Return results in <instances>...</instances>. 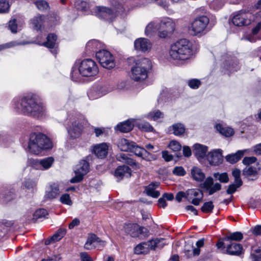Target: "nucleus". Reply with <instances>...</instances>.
I'll use <instances>...</instances> for the list:
<instances>
[{
    "instance_id": "1",
    "label": "nucleus",
    "mask_w": 261,
    "mask_h": 261,
    "mask_svg": "<svg viewBox=\"0 0 261 261\" xmlns=\"http://www.w3.org/2000/svg\"><path fill=\"white\" fill-rule=\"evenodd\" d=\"M11 105L17 112L35 118L42 117L47 113L45 105L40 101L39 96L33 93L14 98Z\"/></svg>"
},
{
    "instance_id": "2",
    "label": "nucleus",
    "mask_w": 261,
    "mask_h": 261,
    "mask_svg": "<svg viewBox=\"0 0 261 261\" xmlns=\"http://www.w3.org/2000/svg\"><path fill=\"white\" fill-rule=\"evenodd\" d=\"M168 54L171 60L186 61L192 58L194 54L193 44L188 39H179L170 45Z\"/></svg>"
},
{
    "instance_id": "3",
    "label": "nucleus",
    "mask_w": 261,
    "mask_h": 261,
    "mask_svg": "<svg viewBox=\"0 0 261 261\" xmlns=\"http://www.w3.org/2000/svg\"><path fill=\"white\" fill-rule=\"evenodd\" d=\"M98 68L92 59H84L80 62H76L71 71V78L74 82H80L81 76L93 77L98 73Z\"/></svg>"
},
{
    "instance_id": "4",
    "label": "nucleus",
    "mask_w": 261,
    "mask_h": 261,
    "mask_svg": "<svg viewBox=\"0 0 261 261\" xmlns=\"http://www.w3.org/2000/svg\"><path fill=\"white\" fill-rule=\"evenodd\" d=\"M50 139L42 133L32 132L30 134L26 150L30 153L38 154L42 150L52 148Z\"/></svg>"
},
{
    "instance_id": "5",
    "label": "nucleus",
    "mask_w": 261,
    "mask_h": 261,
    "mask_svg": "<svg viewBox=\"0 0 261 261\" xmlns=\"http://www.w3.org/2000/svg\"><path fill=\"white\" fill-rule=\"evenodd\" d=\"M81 117V114L75 111L68 114L67 123H71L70 126L67 127L69 137L65 142V146L68 149L73 146L71 140L79 138L82 134L83 125L80 122Z\"/></svg>"
},
{
    "instance_id": "6",
    "label": "nucleus",
    "mask_w": 261,
    "mask_h": 261,
    "mask_svg": "<svg viewBox=\"0 0 261 261\" xmlns=\"http://www.w3.org/2000/svg\"><path fill=\"white\" fill-rule=\"evenodd\" d=\"M152 69L151 61L147 58L137 60L131 67L130 77L136 82H141L145 80Z\"/></svg>"
},
{
    "instance_id": "7",
    "label": "nucleus",
    "mask_w": 261,
    "mask_h": 261,
    "mask_svg": "<svg viewBox=\"0 0 261 261\" xmlns=\"http://www.w3.org/2000/svg\"><path fill=\"white\" fill-rule=\"evenodd\" d=\"M209 22L210 19L206 16H198L191 23L189 30L193 36H202L207 32Z\"/></svg>"
},
{
    "instance_id": "8",
    "label": "nucleus",
    "mask_w": 261,
    "mask_h": 261,
    "mask_svg": "<svg viewBox=\"0 0 261 261\" xmlns=\"http://www.w3.org/2000/svg\"><path fill=\"white\" fill-rule=\"evenodd\" d=\"M217 249L223 254L232 256H240L243 253L242 245L234 242L226 244L225 242L219 241L216 244Z\"/></svg>"
},
{
    "instance_id": "9",
    "label": "nucleus",
    "mask_w": 261,
    "mask_h": 261,
    "mask_svg": "<svg viewBox=\"0 0 261 261\" xmlns=\"http://www.w3.org/2000/svg\"><path fill=\"white\" fill-rule=\"evenodd\" d=\"M95 56L97 61L103 67L111 69L115 67L114 57L110 51L105 49L104 48L97 51Z\"/></svg>"
},
{
    "instance_id": "10",
    "label": "nucleus",
    "mask_w": 261,
    "mask_h": 261,
    "mask_svg": "<svg viewBox=\"0 0 261 261\" xmlns=\"http://www.w3.org/2000/svg\"><path fill=\"white\" fill-rule=\"evenodd\" d=\"M253 17V15L249 11H240L233 14L231 21L237 27L248 25L251 23Z\"/></svg>"
},
{
    "instance_id": "11",
    "label": "nucleus",
    "mask_w": 261,
    "mask_h": 261,
    "mask_svg": "<svg viewBox=\"0 0 261 261\" xmlns=\"http://www.w3.org/2000/svg\"><path fill=\"white\" fill-rule=\"evenodd\" d=\"M92 13L97 17L109 22H112L117 16L116 12L114 9L103 6L95 7Z\"/></svg>"
},
{
    "instance_id": "12",
    "label": "nucleus",
    "mask_w": 261,
    "mask_h": 261,
    "mask_svg": "<svg viewBox=\"0 0 261 261\" xmlns=\"http://www.w3.org/2000/svg\"><path fill=\"white\" fill-rule=\"evenodd\" d=\"M89 164L86 160H82L75 167V176L71 179L70 182L76 183L82 181L83 177L89 171Z\"/></svg>"
},
{
    "instance_id": "13",
    "label": "nucleus",
    "mask_w": 261,
    "mask_h": 261,
    "mask_svg": "<svg viewBox=\"0 0 261 261\" xmlns=\"http://www.w3.org/2000/svg\"><path fill=\"white\" fill-rule=\"evenodd\" d=\"M223 60L222 68L225 73L229 74L239 69L238 61L234 57L226 55L223 57Z\"/></svg>"
},
{
    "instance_id": "14",
    "label": "nucleus",
    "mask_w": 261,
    "mask_h": 261,
    "mask_svg": "<svg viewBox=\"0 0 261 261\" xmlns=\"http://www.w3.org/2000/svg\"><path fill=\"white\" fill-rule=\"evenodd\" d=\"M110 91L106 86L94 84L88 91L87 95L90 99L94 100L107 94Z\"/></svg>"
},
{
    "instance_id": "15",
    "label": "nucleus",
    "mask_w": 261,
    "mask_h": 261,
    "mask_svg": "<svg viewBox=\"0 0 261 261\" xmlns=\"http://www.w3.org/2000/svg\"><path fill=\"white\" fill-rule=\"evenodd\" d=\"M200 187L204 192H207L208 195H212L221 190L222 185L219 182L214 183L213 178L208 176L201 184Z\"/></svg>"
},
{
    "instance_id": "16",
    "label": "nucleus",
    "mask_w": 261,
    "mask_h": 261,
    "mask_svg": "<svg viewBox=\"0 0 261 261\" xmlns=\"http://www.w3.org/2000/svg\"><path fill=\"white\" fill-rule=\"evenodd\" d=\"M106 242L102 241L94 234H91L89 236L85 244L84 247L87 250L97 248L98 249H102L106 245Z\"/></svg>"
},
{
    "instance_id": "17",
    "label": "nucleus",
    "mask_w": 261,
    "mask_h": 261,
    "mask_svg": "<svg viewBox=\"0 0 261 261\" xmlns=\"http://www.w3.org/2000/svg\"><path fill=\"white\" fill-rule=\"evenodd\" d=\"M223 151L221 149H215L211 151L207 154L206 158L211 165L218 166L223 162Z\"/></svg>"
},
{
    "instance_id": "18",
    "label": "nucleus",
    "mask_w": 261,
    "mask_h": 261,
    "mask_svg": "<svg viewBox=\"0 0 261 261\" xmlns=\"http://www.w3.org/2000/svg\"><path fill=\"white\" fill-rule=\"evenodd\" d=\"M203 197V192L198 189H189L187 191V199L195 205H198Z\"/></svg>"
},
{
    "instance_id": "19",
    "label": "nucleus",
    "mask_w": 261,
    "mask_h": 261,
    "mask_svg": "<svg viewBox=\"0 0 261 261\" xmlns=\"http://www.w3.org/2000/svg\"><path fill=\"white\" fill-rule=\"evenodd\" d=\"M60 193L59 184L56 182L51 183L46 188L44 199L45 200L55 199L59 195Z\"/></svg>"
},
{
    "instance_id": "20",
    "label": "nucleus",
    "mask_w": 261,
    "mask_h": 261,
    "mask_svg": "<svg viewBox=\"0 0 261 261\" xmlns=\"http://www.w3.org/2000/svg\"><path fill=\"white\" fill-rule=\"evenodd\" d=\"M134 47L136 50L145 53L150 49L151 44L148 39L140 38L135 41Z\"/></svg>"
},
{
    "instance_id": "21",
    "label": "nucleus",
    "mask_w": 261,
    "mask_h": 261,
    "mask_svg": "<svg viewBox=\"0 0 261 261\" xmlns=\"http://www.w3.org/2000/svg\"><path fill=\"white\" fill-rule=\"evenodd\" d=\"M105 48V45L102 42L95 39L89 41L86 45V51L87 54H96L100 49Z\"/></svg>"
},
{
    "instance_id": "22",
    "label": "nucleus",
    "mask_w": 261,
    "mask_h": 261,
    "mask_svg": "<svg viewBox=\"0 0 261 261\" xmlns=\"http://www.w3.org/2000/svg\"><path fill=\"white\" fill-rule=\"evenodd\" d=\"M108 149V144L107 143H102L94 146L93 152L97 158L103 159L107 155Z\"/></svg>"
},
{
    "instance_id": "23",
    "label": "nucleus",
    "mask_w": 261,
    "mask_h": 261,
    "mask_svg": "<svg viewBox=\"0 0 261 261\" xmlns=\"http://www.w3.org/2000/svg\"><path fill=\"white\" fill-rule=\"evenodd\" d=\"M160 30L159 19H156L147 25L145 30V34L146 36L150 37Z\"/></svg>"
},
{
    "instance_id": "24",
    "label": "nucleus",
    "mask_w": 261,
    "mask_h": 261,
    "mask_svg": "<svg viewBox=\"0 0 261 261\" xmlns=\"http://www.w3.org/2000/svg\"><path fill=\"white\" fill-rule=\"evenodd\" d=\"M207 149L208 147L204 145L197 143L193 145V153L198 160L205 156Z\"/></svg>"
},
{
    "instance_id": "25",
    "label": "nucleus",
    "mask_w": 261,
    "mask_h": 261,
    "mask_svg": "<svg viewBox=\"0 0 261 261\" xmlns=\"http://www.w3.org/2000/svg\"><path fill=\"white\" fill-rule=\"evenodd\" d=\"M132 170L127 166H120L117 168L115 171V176L118 179L121 180L124 177H129L131 175Z\"/></svg>"
},
{
    "instance_id": "26",
    "label": "nucleus",
    "mask_w": 261,
    "mask_h": 261,
    "mask_svg": "<svg viewBox=\"0 0 261 261\" xmlns=\"http://www.w3.org/2000/svg\"><path fill=\"white\" fill-rule=\"evenodd\" d=\"M124 231L126 234L133 238L138 237L139 225L136 223L125 224L123 227Z\"/></svg>"
},
{
    "instance_id": "27",
    "label": "nucleus",
    "mask_w": 261,
    "mask_h": 261,
    "mask_svg": "<svg viewBox=\"0 0 261 261\" xmlns=\"http://www.w3.org/2000/svg\"><path fill=\"white\" fill-rule=\"evenodd\" d=\"M159 27L160 30L164 29L172 32L175 29V23L171 18L165 17L159 19Z\"/></svg>"
},
{
    "instance_id": "28",
    "label": "nucleus",
    "mask_w": 261,
    "mask_h": 261,
    "mask_svg": "<svg viewBox=\"0 0 261 261\" xmlns=\"http://www.w3.org/2000/svg\"><path fill=\"white\" fill-rule=\"evenodd\" d=\"M185 125L181 123L173 124L168 128L169 133L178 137L182 136L185 134Z\"/></svg>"
},
{
    "instance_id": "29",
    "label": "nucleus",
    "mask_w": 261,
    "mask_h": 261,
    "mask_svg": "<svg viewBox=\"0 0 261 261\" xmlns=\"http://www.w3.org/2000/svg\"><path fill=\"white\" fill-rule=\"evenodd\" d=\"M133 127V121L127 120L118 124L115 126V129L122 133H127L132 130Z\"/></svg>"
},
{
    "instance_id": "30",
    "label": "nucleus",
    "mask_w": 261,
    "mask_h": 261,
    "mask_svg": "<svg viewBox=\"0 0 261 261\" xmlns=\"http://www.w3.org/2000/svg\"><path fill=\"white\" fill-rule=\"evenodd\" d=\"M129 152L134 153L136 156L143 159L147 158L149 154L145 148L138 146L135 142L132 145Z\"/></svg>"
},
{
    "instance_id": "31",
    "label": "nucleus",
    "mask_w": 261,
    "mask_h": 261,
    "mask_svg": "<svg viewBox=\"0 0 261 261\" xmlns=\"http://www.w3.org/2000/svg\"><path fill=\"white\" fill-rule=\"evenodd\" d=\"M117 146L122 151H129L134 142L130 141L126 139H119L117 143Z\"/></svg>"
},
{
    "instance_id": "32",
    "label": "nucleus",
    "mask_w": 261,
    "mask_h": 261,
    "mask_svg": "<svg viewBox=\"0 0 261 261\" xmlns=\"http://www.w3.org/2000/svg\"><path fill=\"white\" fill-rule=\"evenodd\" d=\"M44 21V16L38 14L30 20L34 29L39 31L42 28Z\"/></svg>"
},
{
    "instance_id": "33",
    "label": "nucleus",
    "mask_w": 261,
    "mask_h": 261,
    "mask_svg": "<svg viewBox=\"0 0 261 261\" xmlns=\"http://www.w3.org/2000/svg\"><path fill=\"white\" fill-rule=\"evenodd\" d=\"M191 174L192 178L197 181H202L205 177V174L202 170L196 166L192 168Z\"/></svg>"
},
{
    "instance_id": "34",
    "label": "nucleus",
    "mask_w": 261,
    "mask_h": 261,
    "mask_svg": "<svg viewBox=\"0 0 261 261\" xmlns=\"http://www.w3.org/2000/svg\"><path fill=\"white\" fill-rule=\"evenodd\" d=\"M159 186V183L158 182H152L149 184L146 188V194L153 198H158L160 196V193L159 191H156L155 189Z\"/></svg>"
},
{
    "instance_id": "35",
    "label": "nucleus",
    "mask_w": 261,
    "mask_h": 261,
    "mask_svg": "<svg viewBox=\"0 0 261 261\" xmlns=\"http://www.w3.org/2000/svg\"><path fill=\"white\" fill-rule=\"evenodd\" d=\"M243 174L247 176L249 180H254L257 178V171L255 167L252 166L246 167L243 170Z\"/></svg>"
},
{
    "instance_id": "36",
    "label": "nucleus",
    "mask_w": 261,
    "mask_h": 261,
    "mask_svg": "<svg viewBox=\"0 0 261 261\" xmlns=\"http://www.w3.org/2000/svg\"><path fill=\"white\" fill-rule=\"evenodd\" d=\"M216 128L220 134L226 137H229L234 134L233 129L229 127L225 126L221 124H217Z\"/></svg>"
},
{
    "instance_id": "37",
    "label": "nucleus",
    "mask_w": 261,
    "mask_h": 261,
    "mask_svg": "<svg viewBox=\"0 0 261 261\" xmlns=\"http://www.w3.org/2000/svg\"><path fill=\"white\" fill-rule=\"evenodd\" d=\"M243 238V235L240 231H236L230 233L222 239L223 242H228V243L233 242V241H240Z\"/></svg>"
},
{
    "instance_id": "38",
    "label": "nucleus",
    "mask_w": 261,
    "mask_h": 261,
    "mask_svg": "<svg viewBox=\"0 0 261 261\" xmlns=\"http://www.w3.org/2000/svg\"><path fill=\"white\" fill-rule=\"evenodd\" d=\"M244 150H238L235 153L228 154L225 156V159L227 162L234 164L239 161L244 155Z\"/></svg>"
},
{
    "instance_id": "39",
    "label": "nucleus",
    "mask_w": 261,
    "mask_h": 261,
    "mask_svg": "<svg viewBox=\"0 0 261 261\" xmlns=\"http://www.w3.org/2000/svg\"><path fill=\"white\" fill-rule=\"evenodd\" d=\"M147 244L146 242H143L138 244L134 248V253L136 254H145L149 252L147 247Z\"/></svg>"
},
{
    "instance_id": "40",
    "label": "nucleus",
    "mask_w": 261,
    "mask_h": 261,
    "mask_svg": "<svg viewBox=\"0 0 261 261\" xmlns=\"http://www.w3.org/2000/svg\"><path fill=\"white\" fill-rule=\"evenodd\" d=\"M46 42L43 43V45L47 48H54L56 45L57 36L54 34H49L48 35Z\"/></svg>"
},
{
    "instance_id": "41",
    "label": "nucleus",
    "mask_w": 261,
    "mask_h": 261,
    "mask_svg": "<svg viewBox=\"0 0 261 261\" xmlns=\"http://www.w3.org/2000/svg\"><path fill=\"white\" fill-rule=\"evenodd\" d=\"M116 159L119 162L125 163L130 166L136 165V162L134 160L129 158L127 154L123 153L117 154L116 155Z\"/></svg>"
},
{
    "instance_id": "42",
    "label": "nucleus",
    "mask_w": 261,
    "mask_h": 261,
    "mask_svg": "<svg viewBox=\"0 0 261 261\" xmlns=\"http://www.w3.org/2000/svg\"><path fill=\"white\" fill-rule=\"evenodd\" d=\"M54 159L52 157H47L40 160V170H45L51 167L54 163Z\"/></svg>"
},
{
    "instance_id": "43",
    "label": "nucleus",
    "mask_w": 261,
    "mask_h": 261,
    "mask_svg": "<svg viewBox=\"0 0 261 261\" xmlns=\"http://www.w3.org/2000/svg\"><path fill=\"white\" fill-rule=\"evenodd\" d=\"M251 257L252 261H261V246L252 247Z\"/></svg>"
},
{
    "instance_id": "44",
    "label": "nucleus",
    "mask_w": 261,
    "mask_h": 261,
    "mask_svg": "<svg viewBox=\"0 0 261 261\" xmlns=\"http://www.w3.org/2000/svg\"><path fill=\"white\" fill-rule=\"evenodd\" d=\"M213 176L216 180H219L222 183H227L229 181V177L228 174L226 172L219 173L216 172L213 174Z\"/></svg>"
},
{
    "instance_id": "45",
    "label": "nucleus",
    "mask_w": 261,
    "mask_h": 261,
    "mask_svg": "<svg viewBox=\"0 0 261 261\" xmlns=\"http://www.w3.org/2000/svg\"><path fill=\"white\" fill-rule=\"evenodd\" d=\"M10 9V4L8 0H0V14L9 13Z\"/></svg>"
},
{
    "instance_id": "46",
    "label": "nucleus",
    "mask_w": 261,
    "mask_h": 261,
    "mask_svg": "<svg viewBox=\"0 0 261 261\" xmlns=\"http://www.w3.org/2000/svg\"><path fill=\"white\" fill-rule=\"evenodd\" d=\"M164 117V114L159 110L150 112L147 115L149 119L156 121Z\"/></svg>"
},
{
    "instance_id": "47",
    "label": "nucleus",
    "mask_w": 261,
    "mask_h": 261,
    "mask_svg": "<svg viewBox=\"0 0 261 261\" xmlns=\"http://www.w3.org/2000/svg\"><path fill=\"white\" fill-rule=\"evenodd\" d=\"M66 232V230L64 228H60L51 237V239L54 241H60L64 237Z\"/></svg>"
},
{
    "instance_id": "48",
    "label": "nucleus",
    "mask_w": 261,
    "mask_h": 261,
    "mask_svg": "<svg viewBox=\"0 0 261 261\" xmlns=\"http://www.w3.org/2000/svg\"><path fill=\"white\" fill-rule=\"evenodd\" d=\"M27 165L28 166H30L35 169L40 170L39 160L33 158H29L27 161Z\"/></svg>"
},
{
    "instance_id": "49",
    "label": "nucleus",
    "mask_w": 261,
    "mask_h": 261,
    "mask_svg": "<svg viewBox=\"0 0 261 261\" xmlns=\"http://www.w3.org/2000/svg\"><path fill=\"white\" fill-rule=\"evenodd\" d=\"M214 205L212 201L205 202L202 206L201 210L205 213H211L212 212Z\"/></svg>"
},
{
    "instance_id": "50",
    "label": "nucleus",
    "mask_w": 261,
    "mask_h": 261,
    "mask_svg": "<svg viewBox=\"0 0 261 261\" xmlns=\"http://www.w3.org/2000/svg\"><path fill=\"white\" fill-rule=\"evenodd\" d=\"M35 4L37 8L40 11L46 10L49 8L48 3L44 0L37 1Z\"/></svg>"
},
{
    "instance_id": "51",
    "label": "nucleus",
    "mask_w": 261,
    "mask_h": 261,
    "mask_svg": "<svg viewBox=\"0 0 261 261\" xmlns=\"http://www.w3.org/2000/svg\"><path fill=\"white\" fill-rule=\"evenodd\" d=\"M232 175L234 178V182H237L239 186H242L243 185V181L240 177L241 171L236 168L232 170Z\"/></svg>"
},
{
    "instance_id": "52",
    "label": "nucleus",
    "mask_w": 261,
    "mask_h": 261,
    "mask_svg": "<svg viewBox=\"0 0 261 261\" xmlns=\"http://www.w3.org/2000/svg\"><path fill=\"white\" fill-rule=\"evenodd\" d=\"M13 197V193L8 190H5L0 196V198L3 199L4 202H8L12 199Z\"/></svg>"
},
{
    "instance_id": "53",
    "label": "nucleus",
    "mask_w": 261,
    "mask_h": 261,
    "mask_svg": "<svg viewBox=\"0 0 261 261\" xmlns=\"http://www.w3.org/2000/svg\"><path fill=\"white\" fill-rule=\"evenodd\" d=\"M204 239L198 240L196 243V248L194 249V255H199L200 253V248L204 246Z\"/></svg>"
},
{
    "instance_id": "54",
    "label": "nucleus",
    "mask_w": 261,
    "mask_h": 261,
    "mask_svg": "<svg viewBox=\"0 0 261 261\" xmlns=\"http://www.w3.org/2000/svg\"><path fill=\"white\" fill-rule=\"evenodd\" d=\"M60 202L64 204L71 205L72 201L70 199V196L68 194L65 193L61 195L60 198Z\"/></svg>"
},
{
    "instance_id": "55",
    "label": "nucleus",
    "mask_w": 261,
    "mask_h": 261,
    "mask_svg": "<svg viewBox=\"0 0 261 261\" xmlns=\"http://www.w3.org/2000/svg\"><path fill=\"white\" fill-rule=\"evenodd\" d=\"M23 185L27 189L34 191L36 187L37 182L32 179H28L24 181Z\"/></svg>"
},
{
    "instance_id": "56",
    "label": "nucleus",
    "mask_w": 261,
    "mask_h": 261,
    "mask_svg": "<svg viewBox=\"0 0 261 261\" xmlns=\"http://www.w3.org/2000/svg\"><path fill=\"white\" fill-rule=\"evenodd\" d=\"M172 173L179 176H183L186 175V171L182 166H176L172 170Z\"/></svg>"
},
{
    "instance_id": "57",
    "label": "nucleus",
    "mask_w": 261,
    "mask_h": 261,
    "mask_svg": "<svg viewBox=\"0 0 261 261\" xmlns=\"http://www.w3.org/2000/svg\"><path fill=\"white\" fill-rule=\"evenodd\" d=\"M47 215L48 212L44 208H40L35 211L34 214V217L36 219H39L45 217Z\"/></svg>"
},
{
    "instance_id": "58",
    "label": "nucleus",
    "mask_w": 261,
    "mask_h": 261,
    "mask_svg": "<svg viewBox=\"0 0 261 261\" xmlns=\"http://www.w3.org/2000/svg\"><path fill=\"white\" fill-rule=\"evenodd\" d=\"M193 247V245L190 246L189 247H187L186 246L185 247V248L183 250V253H184V256L186 258H190L194 256V249Z\"/></svg>"
},
{
    "instance_id": "59",
    "label": "nucleus",
    "mask_w": 261,
    "mask_h": 261,
    "mask_svg": "<svg viewBox=\"0 0 261 261\" xmlns=\"http://www.w3.org/2000/svg\"><path fill=\"white\" fill-rule=\"evenodd\" d=\"M168 147L173 151H177L180 150L181 146L178 142L172 140L169 143Z\"/></svg>"
},
{
    "instance_id": "60",
    "label": "nucleus",
    "mask_w": 261,
    "mask_h": 261,
    "mask_svg": "<svg viewBox=\"0 0 261 261\" xmlns=\"http://www.w3.org/2000/svg\"><path fill=\"white\" fill-rule=\"evenodd\" d=\"M139 127L142 130L145 132H153L154 130L153 127L147 122L141 123Z\"/></svg>"
},
{
    "instance_id": "61",
    "label": "nucleus",
    "mask_w": 261,
    "mask_h": 261,
    "mask_svg": "<svg viewBox=\"0 0 261 261\" xmlns=\"http://www.w3.org/2000/svg\"><path fill=\"white\" fill-rule=\"evenodd\" d=\"M189 86L194 89H196L199 88L201 84L200 81L196 79H191L188 81Z\"/></svg>"
},
{
    "instance_id": "62",
    "label": "nucleus",
    "mask_w": 261,
    "mask_h": 261,
    "mask_svg": "<svg viewBox=\"0 0 261 261\" xmlns=\"http://www.w3.org/2000/svg\"><path fill=\"white\" fill-rule=\"evenodd\" d=\"M158 241H159L158 238H155L146 242L147 244V245L149 251L150 250H154L156 249V244L158 242Z\"/></svg>"
},
{
    "instance_id": "63",
    "label": "nucleus",
    "mask_w": 261,
    "mask_h": 261,
    "mask_svg": "<svg viewBox=\"0 0 261 261\" xmlns=\"http://www.w3.org/2000/svg\"><path fill=\"white\" fill-rule=\"evenodd\" d=\"M9 29L10 30L12 33H16L17 29V24L16 19H11L9 21Z\"/></svg>"
},
{
    "instance_id": "64",
    "label": "nucleus",
    "mask_w": 261,
    "mask_h": 261,
    "mask_svg": "<svg viewBox=\"0 0 261 261\" xmlns=\"http://www.w3.org/2000/svg\"><path fill=\"white\" fill-rule=\"evenodd\" d=\"M149 234V230L144 227L139 226V230L138 231V237H141L142 238H147Z\"/></svg>"
}]
</instances>
